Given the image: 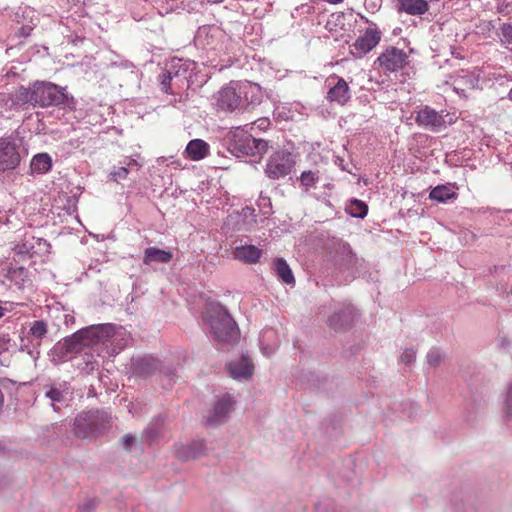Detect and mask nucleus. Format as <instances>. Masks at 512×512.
<instances>
[{
	"label": "nucleus",
	"mask_w": 512,
	"mask_h": 512,
	"mask_svg": "<svg viewBox=\"0 0 512 512\" xmlns=\"http://www.w3.org/2000/svg\"><path fill=\"white\" fill-rule=\"evenodd\" d=\"M231 140L233 149L242 155L261 156L268 148L265 140L254 138L240 128L232 132Z\"/></svg>",
	"instance_id": "5"
},
{
	"label": "nucleus",
	"mask_w": 512,
	"mask_h": 512,
	"mask_svg": "<svg viewBox=\"0 0 512 512\" xmlns=\"http://www.w3.org/2000/svg\"><path fill=\"white\" fill-rule=\"evenodd\" d=\"M210 153V146L202 139H193L189 141L184 151L185 158L192 161H200L206 158Z\"/></svg>",
	"instance_id": "21"
},
{
	"label": "nucleus",
	"mask_w": 512,
	"mask_h": 512,
	"mask_svg": "<svg viewBox=\"0 0 512 512\" xmlns=\"http://www.w3.org/2000/svg\"><path fill=\"white\" fill-rule=\"evenodd\" d=\"M326 433L330 438H336L340 434V424L338 421H331L329 425L326 426Z\"/></svg>",
	"instance_id": "39"
},
{
	"label": "nucleus",
	"mask_w": 512,
	"mask_h": 512,
	"mask_svg": "<svg viewBox=\"0 0 512 512\" xmlns=\"http://www.w3.org/2000/svg\"><path fill=\"white\" fill-rule=\"evenodd\" d=\"M110 417L106 412L95 410L82 412L74 420V435L80 439H94L109 428Z\"/></svg>",
	"instance_id": "3"
},
{
	"label": "nucleus",
	"mask_w": 512,
	"mask_h": 512,
	"mask_svg": "<svg viewBox=\"0 0 512 512\" xmlns=\"http://www.w3.org/2000/svg\"><path fill=\"white\" fill-rule=\"evenodd\" d=\"M266 174L271 179H278L288 173V153L278 151L270 156L266 165Z\"/></svg>",
	"instance_id": "15"
},
{
	"label": "nucleus",
	"mask_w": 512,
	"mask_h": 512,
	"mask_svg": "<svg viewBox=\"0 0 512 512\" xmlns=\"http://www.w3.org/2000/svg\"><path fill=\"white\" fill-rule=\"evenodd\" d=\"M47 324L43 320L34 321L30 327L29 333L38 340H41L47 334Z\"/></svg>",
	"instance_id": "31"
},
{
	"label": "nucleus",
	"mask_w": 512,
	"mask_h": 512,
	"mask_svg": "<svg viewBox=\"0 0 512 512\" xmlns=\"http://www.w3.org/2000/svg\"><path fill=\"white\" fill-rule=\"evenodd\" d=\"M204 449L203 441L195 442L190 445H179L176 447V456L181 461L196 459L202 455Z\"/></svg>",
	"instance_id": "24"
},
{
	"label": "nucleus",
	"mask_w": 512,
	"mask_h": 512,
	"mask_svg": "<svg viewBox=\"0 0 512 512\" xmlns=\"http://www.w3.org/2000/svg\"><path fill=\"white\" fill-rule=\"evenodd\" d=\"M360 18L364 23L369 24V27H374V25H376L374 22L370 21L367 17L363 15H360Z\"/></svg>",
	"instance_id": "49"
},
{
	"label": "nucleus",
	"mask_w": 512,
	"mask_h": 512,
	"mask_svg": "<svg viewBox=\"0 0 512 512\" xmlns=\"http://www.w3.org/2000/svg\"><path fill=\"white\" fill-rule=\"evenodd\" d=\"M227 369L233 379H249L254 373V364L248 356L242 355L231 360Z\"/></svg>",
	"instance_id": "16"
},
{
	"label": "nucleus",
	"mask_w": 512,
	"mask_h": 512,
	"mask_svg": "<svg viewBox=\"0 0 512 512\" xmlns=\"http://www.w3.org/2000/svg\"><path fill=\"white\" fill-rule=\"evenodd\" d=\"M134 441H135V438L130 435H124L122 437L123 446L125 448L130 447L134 443Z\"/></svg>",
	"instance_id": "46"
},
{
	"label": "nucleus",
	"mask_w": 512,
	"mask_h": 512,
	"mask_svg": "<svg viewBox=\"0 0 512 512\" xmlns=\"http://www.w3.org/2000/svg\"><path fill=\"white\" fill-rule=\"evenodd\" d=\"M449 78L453 80L454 90L458 92L456 85H464L468 88H474L478 85L479 78L471 71L460 69L454 74H450Z\"/></svg>",
	"instance_id": "23"
},
{
	"label": "nucleus",
	"mask_w": 512,
	"mask_h": 512,
	"mask_svg": "<svg viewBox=\"0 0 512 512\" xmlns=\"http://www.w3.org/2000/svg\"><path fill=\"white\" fill-rule=\"evenodd\" d=\"M297 380L300 385L305 388L317 391L328 392L336 385L333 378H329L327 375H322L313 371H302L297 377Z\"/></svg>",
	"instance_id": "11"
},
{
	"label": "nucleus",
	"mask_w": 512,
	"mask_h": 512,
	"mask_svg": "<svg viewBox=\"0 0 512 512\" xmlns=\"http://www.w3.org/2000/svg\"><path fill=\"white\" fill-rule=\"evenodd\" d=\"M311 8H312L311 6L304 4V5H301L300 7H296L295 10L298 11L299 9H302V10H305L306 13H309Z\"/></svg>",
	"instance_id": "50"
},
{
	"label": "nucleus",
	"mask_w": 512,
	"mask_h": 512,
	"mask_svg": "<svg viewBox=\"0 0 512 512\" xmlns=\"http://www.w3.org/2000/svg\"><path fill=\"white\" fill-rule=\"evenodd\" d=\"M5 308L0 304V318L4 316Z\"/></svg>",
	"instance_id": "54"
},
{
	"label": "nucleus",
	"mask_w": 512,
	"mask_h": 512,
	"mask_svg": "<svg viewBox=\"0 0 512 512\" xmlns=\"http://www.w3.org/2000/svg\"><path fill=\"white\" fill-rule=\"evenodd\" d=\"M357 350H358V347H351V354L356 353Z\"/></svg>",
	"instance_id": "55"
},
{
	"label": "nucleus",
	"mask_w": 512,
	"mask_h": 512,
	"mask_svg": "<svg viewBox=\"0 0 512 512\" xmlns=\"http://www.w3.org/2000/svg\"><path fill=\"white\" fill-rule=\"evenodd\" d=\"M382 4V0H364V6L369 12H376Z\"/></svg>",
	"instance_id": "42"
},
{
	"label": "nucleus",
	"mask_w": 512,
	"mask_h": 512,
	"mask_svg": "<svg viewBox=\"0 0 512 512\" xmlns=\"http://www.w3.org/2000/svg\"><path fill=\"white\" fill-rule=\"evenodd\" d=\"M11 339L8 335H0V354L7 352L11 346Z\"/></svg>",
	"instance_id": "43"
},
{
	"label": "nucleus",
	"mask_w": 512,
	"mask_h": 512,
	"mask_svg": "<svg viewBox=\"0 0 512 512\" xmlns=\"http://www.w3.org/2000/svg\"><path fill=\"white\" fill-rule=\"evenodd\" d=\"M416 359V352L412 348H406L400 356V361L406 366L411 365Z\"/></svg>",
	"instance_id": "37"
},
{
	"label": "nucleus",
	"mask_w": 512,
	"mask_h": 512,
	"mask_svg": "<svg viewBox=\"0 0 512 512\" xmlns=\"http://www.w3.org/2000/svg\"><path fill=\"white\" fill-rule=\"evenodd\" d=\"M31 170L37 174H44L52 167V159L47 153L35 155L31 160Z\"/></svg>",
	"instance_id": "27"
},
{
	"label": "nucleus",
	"mask_w": 512,
	"mask_h": 512,
	"mask_svg": "<svg viewBox=\"0 0 512 512\" xmlns=\"http://www.w3.org/2000/svg\"><path fill=\"white\" fill-rule=\"evenodd\" d=\"M443 358V353L437 347H432L426 355L427 363L434 368L438 367L442 363Z\"/></svg>",
	"instance_id": "33"
},
{
	"label": "nucleus",
	"mask_w": 512,
	"mask_h": 512,
	"mask_svg": "<svg viewBox=\"0 0 512 512\" xmlns=\"http://www.w3.org/2000/svg\"><path fill=\"white\" fill-rule=\"evenodd\" d=\"M510 344H511L510 340H508L507 338H503V339L501 340V344H500V346H501L502 348H507V347H509V346H510Z\"/></svg>",
	"instance_id": "51"
},
{
	"label": "nucleus",
	"mask_w": 512,
	"mask_h": 512,
	"mask_svg": "<svg viewBox=\"0 0 512 512\" xmlns=\"http://www.w3.org/2000/svg\"><path fill=\"white\" fill-rule=\"evenodd\" d=\"M337 82L327 92V100L341 106L347 104L351 98L350 87L342 77H336Z\"/></svg>",
	"instance_id": "18"
},
{
	"label": "nucleus",
	"mask_w": 512,
	"mask_h": 512,
	"mask_svg": "<svg viewBox=\"0 0 512 512\" xmlns=\"http://www.w3.org/2000/svg\"><path fill=\"white\" fill-rule=\"evenodd\" d=\"M510 6H511V5H510V3H507V4H504V3H502V4H498V7H497L498 12H500V13L508 12V8H509Z\"/></svg>",
	"instance_id": "48"
},
{
	"label": "nucleus",
	"mask_w": 512,
	"mask_h": 512,
	"mask_svg": "<svg viewBox=\"0 0 512 512\" xmlns=\"http://www.w3.org/2000/svg\"><path fill=\"white\" fill-rule=\"evenodd\" d=\"M46 396L53 402H61L63 400L62 392L56 388L48 390Z\"/></svg>",
	"instance_id": "41"
},
{
	"label": "nucleus",
	"mask_w": 512,
	"mask_h": 512,
	"mask_svg": "<svg viewBox=\"0 0 512 512\" xmlns=\"http://www.w3.org/2000/svg\"><path fill=\"white\" fill-rule=\"evenodd\" d=\"M368 209V204L357 198L349 199L345 206V212L358 219H364L368 214Z\"/></svg>",
	"instance_id": "26"
},
{
	"label": "nucleus",
	"mask_w": 512,
	"mask_h": 512,
	"mask_svg": "<svg viewBox=\"0 0 512 512\" xmlns=\"http://www.w3.org/2000/svg\"><path fill=\"white\" fill-rule=\"evenodd\" d=\"M235 401L230 394L221 396L214 405L213 410L207 415V421L210 424H218L225 420L234 409Z\"/></svg>",
	"instance_id": "14"
},
{
	"label": "nucleus",
	"mask_w": 512,
	"mask_h": 512,
	"mask_svg": "<svg viewBox=\"0 0 512 512\" xmlns=\"http://www.w3.org/2000/svg\"><path fill=\"white\" fill-rule=\"evenodd\" d=\"M470 397L467 402L468 421L476 418L477 414L482 412L487 405L489 389L486 384L471 383L469 385Z\"/></svg>",
	"instance_id": "10"
},
{
	"label": "nucleus",
	"mask_w": 512,
	"mask_h": 512,
	"mask_svg": "<svg viewBox=\"0 0 512 512\" xmlns=\"http://www.w3.org/2000/svg\"><path fill=\"white\" fill-rule=\"evenodd\" d=\"M203 318L217 341L232 343L238 339L237 324L221 304L208 303Z\"/></svg>",
	"instance_id": "2"
},
{
	"label": "nucleus",
	"mask_w": 512,
	"mask_h": 512,
	"mask_svg": "<svg viewBox=\"0 0 512 512\" xmlns=\"http://www.w3.org/2000/svg\"><path fill=\"white\" fill-rule=\"evenodd\" d=\"M173 258V255L169 251H165L159 248L150 247L147 248L144 252L143 263L146 265H150L154 262L158 263H168Z\"/></svg>",
	"instance_id": "25"
},
{
	"label": "nucleus",
	"mask_w": 512,
	"mask_h": 512,
	"mask_svg": "<svg viewBox=\"0 0 512 512\" xmlns=\"http://www.w3.org/2000/svg\"><path fill=\"white\" fill-rule=\"evenodd\" d=\"M297 181L300 182V185L305 187L306 189L315 185L318 180V176L315 172L311 170L303 171L300 177H297Z\"/></svg>",
	"instance_id": "32"
},
{
	"label": "nucleus",
	"mask_w": 512,
	"mask_h": 512,
	"mask_svg": "<svg viewBox=\"0 0 512 512\" xmlns=\"http://www.w3.org/2000/svg\"><path fill=\"white\" fill-rule=\"evenodd\" d=\"M294 285H295V278L292 273V270L290 269V288L293 287Z\"/></svg>",
	"instance_id": "52"
},
{
	"label": "nucleus",
	"mask_w": 512,
	"mask_h": 512,
	"mask_svg": "<svg viewBox=\"0 0 512 512\" xmlns=\"http://www.w3.org/2000/svg\"><path fill=\"white\" fill-rule=\"evenodd\" d=\"M503 413L506 420H512V382H510L507 387L503 404Z\"/></svg>",
	"instance_id": "34"
},
{
	"label": "nucleus",
	"mask_w": 512,
	"mask_h": 512,
	"mask_svg": "<svg viewBox=\"0 0 512 512\" xmlns=\"http://www.w3.org/2000/svg\"><path fill=\"white\" fill-rule=\"evenodd\" d=\"M14 103L18 105H24L31 103L34 105V88L19 87L14 93Z\"/></svg>",
	"instance_id": "28"
},
{
	"label": "nucleus",
	"mask_w": 512,
	"mask_h": 512,
	"mask_svg": "<svg viewBox=\"0 0 512 512\" xmlns=\"http://www.w3.org/2000/svg\"><path fill=\"white\" fill-rule=\"evenodd\" d=\"M382 32L377 25L365 29L364 34L359 36L350 46V54L355 59H361L371 52L381 41Z\"/></svg>",
	"instance_id": "9"
},
{
	"label": "nucleus",
	"mask_w": 512,
	"mask_h": 512,
	"mask_svg": "<svg viewBox=\"0 0 512 512\" xmlns=\"http://www.w3.org/2000/svg\"><path fill=\"white\" fill-rule=\"evenodd\" d=\"M111 330L110 326H101V327H91L86 330H82L74 335V338L78 341L84 342L86 339H90L93 337H99L100 333H108Z\"/></svg>",
	"instance_id": "29"
},
{
	"label": "nucleus",
	"mask_w": 512,
	"mask_h": 512,
	"mask_svg": "<svg viewBox=\"0 0 512 512\" xmlns=\"http://www.w3.org/2000/svg\"><path fill=\"white\" fill-rule=\"evenodd\" d=\"M451 54H452V56H454L457 59H462L463 58L462 55L460 53L456 52L455 49L452 50Z\"/></svg>",
	"instance_id": "53"
},
{
	"label": "nucleus",
	"mask_w": 512,
	"mask_h": 512,
	"mask_svg": "<svg viewBox=\"0 0 512 512\" xmlns=\"http://www.w3.org/2000/svg\"><path fill=\"white\" fill-rule=\"evenodd\" d=\"M67 102L65 89L53 83H37L34 85V105L48 107Z\"/></svg>",
	"instance_id": "7"
},
{
	"label": "nucleus",
	"mask_w": 512,
	"mask_h": 512,
	"mask_svg": "<svg viewBox=\"0 0 512 512\" xmlns=\"http://www.w3.org/2000/svg\"><path fill=\"white\" fill-rule=\"evenodd\" d=\"M263 251L254 245H242L234 249L233 255L236 260L256 264L262 257Z\"/></svg>",
	"instance_id": "22"
},
{
	"label": "nucleus",
	"mask_w": 512,
	"mask_h": 512,
	"mask_svg": "<svg viewBox=\"0 0 512 512\" xmlns=\"http://www.w3.org/2000/svg\"><path fill=\"white\" fill-rule=\"evenodd\" d=\"M160 80H161L162 90L165 93H169V90L171 88V80H172L171 74L169 72L162 73L160 75Z\"/></svg>",
	"instance_id": "40"
},
{
	"label": "nucleus",
	"mask_w": 512,
	"mask_h": 512,
	"mask_svg": "<svg viewBox=\"0 0 512 512\" xmlns=\"http://www.w3.org/2000/svg\"><path fill=\"white\" fill-rule=\"evenodd\" d=\"M265 334H271V335H274V331L273 330H269V331H266Z\"/></svg>",
	"instance_id": "58"
},
{
	"label": "nucleus",
	"mask_w": 512,
	"mask_h": 512,
	"mask_svg": "<svg viewBox=\"0 0 512 512\" xmlns=\"http://www.w3.org/2000/svg\"><path fill=\"white\" fill-rule=\"evenodd\" d=\"M238 81H231L213 95V106L217 111L233 112L242 108Z\"/></svg>",
	"instance_id": "6"
},
{
	"label": "nucleus",
	"mask_w": 512,
	"mask_h": 512,
	"mask_svg": "<svg viewBox=\"0 0 512 512\" xmlns=\"http://www.w3.org/2000/svg\"><path fill=\"white\" fill-rule=\"evenodd\" d=\"M128 175V169L125 167H120L117 171L113 173V177L115 180L125 179Z\"/></svg>",
	"instance_id": "45"
},
{
	"label": "nucleus",
	"mask_w": 512,
	"mask_h": 512,
	"mask_svg": "<svg viewBox=\"0 0 512 512\" xmlns=\"http://www.w3.org/2000/svg\"><path fill=\"white\" fill-rule=\"evenodd\" d=\"M274 270L284 283H288V264L286 263L285 259H276Z\"/></svg>",
	"instance_id": "35"
},
{
	"label": "nucleus",
	"mask_w": 512,
	"mask_h": 512,
	"mask_svg": "<svg viewBox=\"0 0 512 512\" xmlns=\"http://www.w3.org/2000/svg\"><path fill=\"white\" fill-rule=\"evenodd\" d=\"M20 160L16 144L7 138L0 139V171L15 169Z\"/></svg>",
	"instance_id": "12"
},
{
	"label": "nucleus",
	"mask_w": 512,
	"mask_h": 512,
	"mask_svg": "<svg viewBox=\"0 0 512 512\" xmlns=\"http://www.w3.org/2000/svg\"><path fill=\"white\" fill-rule=\"evenodd\" d=\"M359 313L351 303H339L327 318L328 327L337 332H347L354 326Z\"/></svg>",
	"instance_id": "4"
},
{
	"label": "nucleus",
	"mask_w": 512,
	"mask_h": 512,
	"mask_svg": "<svg viewBox=\"0 0 512 512\" xmlns=\"http://www.w3.org/2000/svg\"><path fill=\"white\" fill-rule=\"evenodd\" d=\"M415 122L418 126L431 128L432 131H439L446 124L443 115L429 106L417 112Z\"/></svg>",
	"instance_id": "13"
},
{
	"label": "nucleus",
	"mask_w": 512,
	"mask_h": 512,
	"mask_svg": "<svg viewBox=\"0 0 512 512\" xmlns=\"http://www.w3.org/2000/svg\"><path fill=\"white\" fill-rule=\"evenodd\" d=\"M457 189V184L450 182L430 187L429 199L438 203L454 201L458 198V193L456 192Z\"/></svg>",
	"instance_id": "17"
},
{
	"label": "nucleus",
	"mask_w": 512,
	"mask_h": 512,
	"mask_svg": "<svg viewBox=\"0 0 512 512\" xmlns=\"http://www.w3.org/2000/svg\"><path fill=\"white\" fill-rule=\"evenodd\" d=\"M306 108L299 102L290 103V113L298 112L300 115H305Z\"/></svg>",
	"instance_id": "44"
},
{
	"label": "nucleus",
	"mask_w": 512,
	"mask_h": 512,
	"mask_svg": "<svg viewBox=\"0 0 512 512\" xmlns=\"http://www.w3.org/2000/svg\"><path fill=\"white\" fill-rule=\"evenodd\" d=\"M427 0H397L395 9L398 13H406L411 16H422L429 11Z\"/></svg>",
	"instance_id": "19"
},
{
	"label": "nucleus",
	"mask_w": 512,
	"mask_h": 512,
	"mask_svg": "<svg viewBox=\"0 0 512 512\" xmlns=\"http://www.w3.org/2000/svg\"><path fill=\"white\" fill-rule=\"evenodd\" d=\"M409 64L407 53L394 46H388L374 61L373 68H382L384 72H397Z\"/></svg>",
	"instance_id": "8"
},
{
	"label": "nucleus",
	"mask_w": 512,
	"mask_h": 512,
	"mask_svg": "<svg viewBox=\"0 0 512 512\" xmlns=\"http://www.w3.org/2000/svg\"><path fill=\"white\" fill-rule=\"evenodd\" d=\"M159 366L158 360L154 358H143L140 359L136 364V369L142 374H150L156 370Z\"/></svg>",
	"instance_id": "30"
},
{
	"label": "nucleus",
	"mask_w": 512,
	"mask_h": 512,
	"mask_svg": "<svg viewBox=\"0 0 512 512\" xmlns=\"http://www.w3.org/2000/svg\"><path fill=\"white\" fill-rule=\"evenodd\" d=\"M362 262L363 259L356 256L347 242L334 239L328 246L320 273L331 285L346 284L356 278Z\"/></svg>",
	"instance_id": "1"
},
{
	"label": "nucleus",
	"mask_w": 512,
	"mask_h": 512,
	"mask_svg": "<svg viewBox=\"0 0 512 512\" xmlns=\"http://www.w3.org/2000/svg\"><path fill=\"white\" fill-rule=\"evenodd\" d=\"M508 96H509V99L512 101V88L510 89Z\"/></svg>",
	"instance_id": "57"
},
{
	"label": "nucleus",
	"mask_w": 512,
	"mask_h": 512,
	"mask_svg": "<svg viewBox=\"0 0 512 512\" xmlns=\"http://www.w3.org/2000/svg\"><path fill=\"white\" fill-rule=\"evenodd\" d=\"M238 91L242 98V108L249 104L259 103L262 97V91L258 84L245 81L238 82Z\"/></svg>",
	"instance_id": "20"
},
{
	"label": "nucleus",
	"mask_w": 512,
	"mask_h": 512,
	"mask_svg": "<svg viewBox=\"0 0 512 512\" xmlns=\"http://www.w3.org/2000/svg\"><path fill=\"white\" fill-rule=\"evenodd\" d=\"M293 346H294L295 349L299 348V342L298 341H294Z\"/></svg>",
	"instance_id": "56"
},
{
	"label": "nucleus",
	"mask_w": 512,
	"mask_h": 512,
	"mask_svg": "<svg viewBox=\"0 0 512 512\" xmlns=\"http://www.w3.org/2000/svg\"><path fill=\"white\" fill-rule=\"evenodd\" d=\"M315 508L317 512H338L335 502L328 498L318 502Z\"/></svg>",
	"instance_id": "36"
},
{
	"label": "nucleus",
	"mask_w": 512,
	"mask_h": 512,
	"mask_svg": "<svg viewBox=\"0 0 512 512\" xmlns=\"http://www.w3.org/2000/svg\"><path fill=\"white\" fill-rule=\"evenodd\" d=\"M335 163L341 168V170L351 173V171L345 165V161L343 158L337 157Z\"/></svg>",
	"instance_id": "47"
},
{
	"label": "nucleus",
	"mask_w": 512,
	"mask_h": 512,
	"mask_svg": "<svg viewBox=\"0 0 512 512\" xmlns=\"http://www.w3.org/2000/svg\"><path fill=\"white\" fill-rule=\"evenodd\" d=\"M500 33L507 44H512V23H503L500 28Z\"/></svg>",
	"instance_id": "38"
}]
</instances>
